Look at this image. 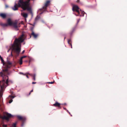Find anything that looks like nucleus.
Masks as SVG:
<instances>
[{"label": "nucleus", "instance_id": "423d86ee", "mask_svg": "<svg viewBox=\"0 0 127 127\" xmlns=\"http://www.w3.org/2000/svg\"><path fill=\"white\" fill-rule=\"evenodd\" d=\"M79 9V8L77 5H74L73 6L72 9V10L73 11H75L78 13V15L77 16H79L80 15Z\"/></svg>", "mask_w": 127, "mask_h": 127}, {"label": "nucleus", "instance_id": "c85d7f7f", "mask_svg": "<svg viewBox=\"0 0 127 127\" xmlns=\"http://www.w3.org/2000/svg\"><path fill=\"white\" fill-rule=\"evenodd\" d=\"M19 73L20 74H23V75H25V74H24L23 73H22V72H20Z\"/></svg>", "mask_w": 127, "mask_h": 127}, {"label": "nucleus", "instance_id": "f8f14e48", "mask_svg": "<svg viewBox=\"0 0 127 127\" xmlns=\"http://www.w3.org/2000/svg\"><path fill=\"white\" fill-rule=\"evenodd\" d=\"M0 16L3 19H5L6 17V15L4 13H1L0 14Z\"/></svg>", "mask_w": 127, "mask_h": 127}, {"label": "nucleus", "instance_id": "412c9836", "mask_svg": "<svg viewBox=\"0 0 127 127\" xmlns=\"http://www.w3.org/2000/svg\"><path fill=\"white\" fill-rule=\"evenodd\" d=\"M9 97L12 98H13L14 97V96L12 95H10L9 96Z\"/></svg>", "mask_w": 127, "mask_h": 127}, {"label": "nucleus", "instance_id": "f257e3e1", "mask_svg": "<svg viewBox=\"0 0 127 127\" xmlns=\"http://www.w3.org/2000/svg\"><path fill=\"white\" fill-rule=\"evenodd\" d=\"M25 39L23 34H22L18 38L15 39L13 43L12 44L11 47L7 51L8 52L10 50H11L10 56H13L12 52L16 53L18 54L21 51V43L24 41Z\"/></svg>", "mask_w": 127, "mask_h": 127}, {"label": "nucleus", "instance_id": "37998d69", "mask_svg": "<svg viewBox=\"0 0 127 127\" xmlns=\"http://www.w3.org/2000/svg\"><path fill=\"white\" fill-rule=\"evenodd\" d=\"M5 70L6 71V69H5Z\"/></svg>", "mask_w": 127, "mask_h": 127}, {"label": "nucleus", "instance_id": "58836bf2", "mask_svg": "<svg viewBox=\"0 0 127 127\" xmlns=\"http://www.w3.org/2000/svg\"><path fill=\"white\" fill-rule=\"evenodd\" d=\"M68 113H69V114H70V113L69 112H68Z\"/></svg>", "mask_w": 127, "mask_h": 127}, {"label": "nucleus", "instance_id": "9b49d317", "mask_svg": "<svg viewBox=\"0 0 127 127\" xmlns=\"http://www.w3.org/2000/svg\"><path fill=\"white\" fill-rule=\"evenodd\" d=\"M7 23L8 25L11 26L12 25L13 22H12L10 19L9 18L7 19Z\"/></svg>", "mask_w": 127, "mask_h": 127}, {"label": "nucleus", "instance_id": "a18cd8bd", "mask_svg": "<svg viewBox=\"0 0 127 127\" xmlns=\"http://www.w3.org/2000/svg\"><path fill=\"white\" fill-rule=\"evenodd\" d=\"M78 1V0H77Z\"/></svg>", "mask_w": 127, "mask_h": 127}, {"label": "nucleus", "instance_id": "ea45409f", "mask_svg": "<svg viewBox=\"0 0 127 127\" xmlns=\"http://www.w3.org/2000/svg\"><path fill=\"white\" fill-rule=\"evenodd\" d=\"M23 124H22V126H23Z\"/></svg>", "mask_w": 127, "mask_h": 127}, {"label": "nucleus", "instance_id": "a878e982", "mask_svg": "<svg viewBox=\"0 0 127 127\" xmlns=\"http://www.w3.org/2000/svg\"><path fill=\"white\" fill-rule=\"evenodd\" d=\"M27 57V56H22V57H21V58H22V59H23V58H26Z\"/></svg>", "mask_w": 127, "mask_h": 127}, {"label": "nucleus", "instance_id": "f03ea898", "mask_svg": "<svg viewBox=\"0 0 127 127\" xmlns=\"http://www.w3.org/2000/svg\"><path fill=\"white\" fill-rule=\"evenodd\" d=\"M30 0H19L18 4L15 3L14 6L12 7V9L14 11L17 10L19 7H21L23 10H27L31 11V8L30 7Z\"/></svg>", "mask_w": 127, "mask_h": 127}, {"label": "nucleus", "instance_id": "72a5a7b5", "mask_svg": "<svg viewBox=\"0 0 127 127\" xmlns=\"http://www.w3.org/2000/svg\"><path fill=\"white\" fill-rule=\"evenodd\" d=\"M73 31H72L70 33V35H71L72 34V32H73Z\"/></svg>", "mask_w": 127, "mask_h": 127}, {"label": "nucleus", "instance_id": "cd10ccee", "mask_svg": "<svg viewBox=\"0 0 127 127\" xmlns=\"http://www.w3.org/2000/svg\"><path fill=\"white\" fill-rule=\"evenodd\" d=\"M33 91V90H31L30 92L29 93V95H30L31 93V92H32Z\"/></svg>", "mask_w": 127, "mask_h": 127}, {"label": "nucleus", "instance_id": "aec40b11", "mask_svg": "<svg viewBox=\"0 0 127 127\" xmlns=\"http://www.w3.org/2000/svg\"><path fill=\"white\" fill-rule=\"evenodd\" d=\"M33 76V79L34 80H35V74H33V76Z\"/></svg>", "mask_w": 127, "mask_h": 127}, {"label": "nucleus", "instance_id": "0eeeda50", "mask_svg": "<svg viewBox=\"0 0 127 127\" xmlns=\"http://www.w3.org/2000/svg\"><path fill=\"white\" fill-rule=\"evenodd\" d=\"M18 22L17 20H15L14 22H13L12 25L11 26H12L15 29H16L18 27H20V26H19L21 23H19L18 25Z\"/></svg>", "mask_w": 127, "mask_h": 127}, {"label": "nucleus", "instance_id": "f3484780", "mask_svg": "<svg viewBox=\"0 0 127 127\" xmlns=\"http://www.w3.org/2000/svg\"><path fill=\"white\" fill-rule=\"evenodd\" d=\"M68 44L71 46V48H72V46L71 42V40L70 39L68 40Z\"/></svg>", "mask_w": 127, "mask_h": 127}, {"label": "nucleus", "instance_id": "6ab92c4d", "mask_svg": "<svg viewBox=\"0 0 127 127\" xmlns=\"http://www.w3.org/2000/svg\"><path fill=\"white\" fill-rule=\"evenodd\" d=\"M7 63L8 65H11L12 64V63L9 61H7Z\"/></svg>", "mask_w": 127, "mask_h": 127}, {"label": "nucleus", "instance_id": "5701e85b", "mask_svg": "<svg viewBox=\"0 0 127 127\" xmlns=\"http://www.w3.org/2000/svg\"><path fill=\"white\" fill-rule=\"evenodd\" d=\"M54 81L53 82H48V83H49V84H53L54 83Z\"/></svg>", "mask_w": 127, "mask_h": 127}, {"label": "nucleus", "instance_id": "1a4fd4ad", "mask_svg": "<svg viewBox=\"0 0 127 127\" xmlns=\"http://www.w3.org/2000/svg\"><path fill=\"white\" fill-rule=\"evenodd\" d=\"M61 104L60 103H58L57 102H56L53 104V106L56 107H58L59 109H61V107L60 106Z\"/></svg>", "mask_w": 127, "mask_h": 127}, {"label": "nucleus", "instance_id": "39448f33", "mask_svg": "<svg viewBox=\"0 0 127 127\" xmlns=\"http://www.w3.org/2000/svg\"><path fill=\"white\" fill-rule=\"evenodd\" d=\"M5 115L1 116L0 118L3 120H5L8 121L10 118L13 116V115L10 114L7 112H5L4 113Z\"/></svg>", "mask_w": 127, "mask_h": 127}, {"label": "nucleus", "instance_id": "a211bd4d", "mask_svg": "<svg viewBox=\"0 0 127 127\" xmlns=\"http://www.w3.org/2000/svg\"><path fill=\"white\" fill-rule=\"evenodd\" d=\"M17 123V122H16L15 123H13L12 125V126L13 127H16V126Z\"/></svg>", "mask_w": 127, "mask_h": 127}, {"label": "nucleus", "instance_id": "20e7f679", "mask_svg": "<svg viewBox=\"0 0 127 127\" xmlns=\"http://www.w3.org/2000/svg\"><path fill=\"white\" fill-rule=\"evenodd\" d=\"M50 2V0H48L46 1L44 6L41 8L39 9L38 11V12L40 15L42 14L44 11H45L46 9L47 8Z\"/></svg>", "mask_w": 127, "mask_h": 127}, {"label": "nucleus", "instance_id": "f704fd0d", "mask_svg": "<svg viewBox=\"0 0 127 127\" xmlns=\"http://www.w3.org/2000/svg\"><path fill=\"white\" fill-rule=\"evenodd\" d=\"M36 83V82H33L32 83V84H35Z\"/></svg>", "mask_w": 127, "mask_h": 127}, {"label": "nucleus", "instance_id": "c9c22d12", "mask_svg": "<svg viewBox=\"0 0 127 127\" xmlns=\"http://www.w3.org/2000/svg\"><path fill=\"white\" fill-rule=\"evenodd\" d=\"M26 76L27 78H29V77L28 75H26Z\"/></svg>", "mask_w": 127, "mask_h": 127}, {"label": "nucleus", "instance_id": "a19ab883", "mask_svg": "<svg viewBox=\"0 0 127 127\" xmlns=\"http://www.w3.org/2000/svg\"><path fill=\"white\" fill-rule=\"evenodd\" d=\"M70 115H71V116H72V115H71V114Z\"/></svg>", "mask_w": 127, "mask_h": 127}, {"label": "nucleus", "instance_id": "bb28decb", "mask_svg": "<svg viewBox=\"0 0 127 127\" xmlns=\"http://www.w3.org/2000/svg\"><path fill=\"white\" fill-rule=\"evenodd\" d=\"M5 7L6 8H7L8 7V6L7 4H5Z\"/></svg>", "mask_w": 127, "mask_h": 127}, {"label": "nucleus", "instance_id": "e433bc0d", "mask_svg": "<svg viewBox=\"0 0 127 127\" xmlns=\"http://www.w3.org/2000/svg\"><path fill=\"white\" fill-rule=\"evenodd\" d=\"M66 111L67 112H68V113L69 112V111H68V110H66Z\"/></svg>", "mask_w": 127, "mask_h": 127}, {"label": "nucleus", "instance_id": "b1692460", "mask_svg": "<svg viewBox=\"0 0 127 127\" xmlns=\"http://www.w3.org/2000/svg\"><path fill=\"white\" fill-rule=\"evenodd\" d=\"M7 125H6L3 124L2 125L3 127H7Z\"/></svg>", "mask_w": 127, "mask_h": 127}, {"label": "nucleus", "instance_id": "473e14b6", "mask_svg": "<svg viewBox=\"0 0 127 127\" xmlns=\"http://www.w3.org/2000/svg\"><path fill=\"white\" fill-rule=\"evenodd\" d=\"M63 108H64V109L65 110H67L65 108H64V107Z\"/></svg>", "mask_w": 127, "mask_h": 127}, {"label": "nucleus", "instance_id": "393cba45", "mask_svg": "<svg viewBox=\"0 0 127 127\" xmlns=\"http://www.w3.org/2000/svg\"><path fill=\"white\" fill-rule=\"evenodd\" d=\"M27 74H29L30 75L32 76H33V74H30L28 72L27 73Z\"/></svg>", "mask_w": 127, "mask_h": 127}, {"label": "nucleus", "instance_id": "dca6fc26", "mask_svg": "<svg viewBox=\"0 0 127 127\" xmlns=\"http://www.w3.org/2000/svg\"><path fill=\"white\" fill-rule=\"evenodd\" d=\"M0 59L1 62H2V63L3 65L4 64V61L2 57L0 55Z\"/></svg>", "mask_w": 127, "mask_h": 127}, {"label": "nucleus", "instance_id": "79ce46f5", "mask_svg": "<svg viewBox=\"0 0 127 127\" xmlns=\"http://www.w3.org/2000/svg\"><path fill=\"white\" fill-rule=\"evenodd\" d=\"M65 37L64 38V39H65Z\"/></svg>", "mask_w": 127, "mask_h": 127}, {"label": "nucleus", "instance_id": "ddd939ff", "mask_svg": "<svg viewBox=\"0 0 127 127\" xmlns=\"http://www.w3.org/2000/svg\"><path fill=\"white\" fill-rule=\"evenodd\" d=\"M0 25L3 27H5L8 26V24L7 23H1Z\"/></svg>", "mask_w": 127, "mask_h": 127}, {"label": "nucleus", "instance_id": "7ed1b4c3", "mask_svg": "<svg viewBox=\"0 0 127 127\" xmlns=\"http://www.w3.org/2000/svg\"><path fill=\"white\" fill-rule=\"evenodd\" d=\"M0 75L2 77V80L0 81V87L1 90L2 91L3 90L5 84H7L8 83V76L5 75L2 72H0Z\"/></svg>", "mask_w": 127, "mask_h": 127}, {"label": "nucleus", "instance_id": "4468645a", "mask_svg": "<svg viewBox=\"0 0 127 127\" xmlns=\"http://www.w3.org/2000/svg\"><path fill=\"white\" fill-rule=\"evenodd\" d=\"M25 18H26L28 17V14L26 13H24L21 14Z\"/></svg>", "mask_w": 127, "mask_h": 127}, {"label": "nucleus", "instance_id": "7c9ffc66", "mask_svg": "<svg viewBox=\"0 0 127 127\" xmlns=\"http://www.w3.org/2000/svg\"><path fill=\"white\" fill-rule=\"evenodd\" d=\"M25 51L24 50L22 52V54H23L24 52H25Z\"/></svg>", "mask_w": 127, "mask_h": 127}, {"label": "nucleus", "instance_id": "9d476101", "mask_svg": "<svg viewBox=\"0 0 127 127\" xmlns=\"http://www.w3.org/2000/svg\"><path fill=\"white\" fill-rule=\"evenodd\" d=\"M16 117L19 120H22L23 122H24L26 120L25 118L23 117L17 115L16 116Z\"/></svg>", "mask_w": 127, "mask_h": 127}, {"label": "nucleus", "instance_id": "49530a36", "mask_svg": "<svg viewBox=\"0 0 127 127\" xmlns=\"http://www.w3.org/2000/svg\"><path fill=\"white\" fill-rule=\"evenodd\" d=\"M78 1V0H77Z\"/></svg>", "mask_w": 127, "mask_h": 127}, {"label": "nucleus", "instance_id": "6e6552de", "mask_svg": "<svg viewBox=\"0 0 127 127\" xmlns=\"http://www.w3.org/2000/svg\"><path fill=\"white\" fill-rule=\"evenodd\" d=\"M32 32L30 35V37L31 36H32L34 38H37L38 35V34H36L33 31L32 29Z\"/></svg>", "mask_w": 127, "mask_h": 127}, {"label": "nucleus", "instance_id": "4be33fe9", "mask_svg": "<svg viewBox=\"0 0 127 127\" xmlns=\"http://www.w3.org/2000/svg\"><path fill=\"white\" fill-rule=\"evenodd\" d=\"M12 101L13 100H12V99H11L9 100V103H11Z\"/></svg>", "mask_w": 127, "mask_h": 127}, {"label": "nucleus", "instance_id": "c756f323", "mask_svg": "<svg viewBox=\"0 0 127 127\" xmlns=\"http://www.w3.org/2000/svg\"><path fill=\"white\" fill-rule=\"evenodd\" d=\"M80 20V19H78L77 20V23H78L79 22V21Z\"/></svg>", "mask_w": 127, "mask_h": 127}, {"label": "nucleus", "instance_id": "c03bdc74", "mask_svg": "<svg viewBox=\"0 0 127 127\" xmlns=\"http://www.w3.org/2000/svg\"><path fill=\"white\" fill-rule=\"evenodd\" d=\"M4 70H3V71H4Z\"/></svg>", "mask_w": 127, "mask_h": 127}, {"label": "nucleus", "instance_id": "2f4dec72", "mask_svg": "<svg viewBox=\"0 0 127 127\" xmlns=\"http://www.w3.org/2000/svg\"><path fill=\"white\" fill-rule=\"evenodd\" d=\"M82 13L83 14V15H82V16H84V12H82Z\"/></svg>", "mask_w": 127, "mask_h": 127}, {"label": "nucleus", "instance_id": "2eb2a0df", "mask_svg": "<svg viewBox=\"0 0 127 127\" xmlns=\"http://www.w3.org/2000/svg\"><path fill=\"white\" fill-rule=\"evenodd\" d=\"M22 60L23 59L21 57L19 60V63L20 65H21L22 64Z\"/></svg>", "mask_w": 127, "mask_h": 127}, {"label": "nucleus", "instance_id": "4c0bfd02", "mask_svg": "<svg viewBox=\"0 0 127 127\" xmlns=\"http://www.w3.org/2000/svg\"><path fill=\"white\" fill-rule=\"evenodd\" d=\"M63 104L65 105H66V103H65L64 104Z\"/></svg>", "mask_w": 127, "mask_h": 127}]
</instances>
